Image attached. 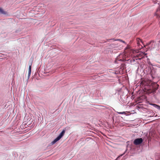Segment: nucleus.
<instances>
[{"mask_svg": "<svg viewBox=\"0 0 160 160\" xmlns=\"http://www.w3.org/2000/svg\"><path fill=\"white\" fill-rule=\"evenodd\" d=\"M160 40L157 42L152 41L149 44V48L151 49L158 50L160 49Z\"/></svg>", "mask_w": 160, "mask_h": 160, "instance_id": "1", "label": "nucleus"}, {"mask_svg": "<svg viewBox=\"0 0 160 160\" xmlns=\"http://www.w3.org/2000/svg\"><path fill=\"white\" fill-rule=\"evenodd\" d=\"M65 130H63L60 133L59 136L56 138H55L53 141L51 142V144L53 145L54 144L58 141L63 136L65 133Z\"/></svg>", "mask_w": 160, "mask_h": 160, "instance_id": "2", "label": "nucleus"}, {"mask_svg": "<svg viewBox=\"0 0 160 160\" xmlns=\"http://www.w3.org/2000/svg\"><path fill=\"white\" fill-rule=\"evenodd\" d=\"M110 46L117 50L121 49L122 47V45L118 43L117 44H111L110 45Z\"/></svg>", "mask_w": 160, "mask_h": 160, "instance_id": "3", "label": "nucleus"}, {"mask_svg": "<svg viewBox=\"0 0 160 160\" xmlns=\"http://www.w3.org/2000/svg\"><path fill=\"white\" fill-rule=\"evenodd\" d=\"M143 140L142 138H138L135 139L133 142L135 145H138L141 144Z\"/></svg>", "mask_w": 160, "mask_h": 160, "instance_id": "4", "label": "nucleus"}, {"mask_svg": "<svg viewBox=\"0 0 160 160\" xmlns=\"http://www.w3.org/2000/svg\"><path fill=\"white\" fill-rule=\"evenodd\" d=\"M32 65V62H31L29 66V69H28V78H29L30 77V76L31 75V66Z\"/></svg>", "mask_w": 160, "mask_h": 160, "instance_id": "5", "label": "nucleus"}, {"mask_svg": "<svg viewBox=\"0 0 160 160\" xmlns=\"http://www.w3.org/2000/svg\"><path fill=\"white\" fill-rule=\"evenodd\" d=\"M110 40H112L113 41H119L121 42H122L123 43H125V42L124 41H122L121 39H115L114 38H113V39H108V40H107V41L109 42Z\"/></svg>", "mask_w": 160, "mask_h": 160, "instance_id": "6", "label": "nucleus"}, {"mask_svg": "<svg viewBox=\"0 0 160 160\" xmlns=\"http://www.w3.org/2000/svg\"><path fill=\"white\" fill-rule=\"evenodd\" d=\"M146 54H147L145 53L140 52L138 53L136 56L137 57H143Z\"/></svg>", "mask_w": 160, "mask_h": 160, "instance_id": "7", "label": "nucleus"}, {"mask_svg": "<svg viewBox=\"0 0 160 160\" xmlns=\"http://www.w3.org/2000/svg\"><path fill=\"white\" fill-rule=\"evenodd\" d=\"M151 105H152L154 107L157 108V109H158L160 110V106H158L156 104H151Z\"/></svg>", "mask_w": 160, "mask_h": 160, "instance_id": "8", "label": "nucleus"}, {"mask_svg": "<svg viewBox=\"0 0 160 160\" xmlns=\"http://www.w3.org/2000/svg\"><path fill=\"white\" fill-rule=\"evenodd\" d=\"M0 13L2 14H5V12L4 10L1 8H0Z\"/></svg>", "mask_w": 160, "mask_h": 160, "instance_id": "9", "label": "nucleus"}, {"mask_svg": "<svg viewBox=\"0 0 160 160\" xmlns=\"http://www.w3.org/2000/svg\"><path fill=\"white\" fill-rule=\"evenodd\" d=\"M118 113L120 114H123L125 113V112H118Z\"/></svg>", "mask_w": 160, "mask_h": 160, "instance_id": "10", "label": "nucleus"}, {"mask_svg": "<svg viewBox=\"0 0 160 160\" xmlns=\"http://www.w3.org/2000/svg\"><path fill=\"white\" fill-rule=\"evenodd\" d=\"M124 54H125V53L123 52V53H122V54H120V55H119V56H122V55H124Z\"/></svg>", "mask_w": 160, "mask_h": 160, "instance_id": "11", "label": "nucleus"}, {"mask_svg": "<svg viewBox=\"0 0 160 160\" xmlns=\"http://www.w3.org/2000/svg\"><path fill=\"white\" fill-rule=\"evenodd\" d=\"M131 62H132V61L133 62H134L135 61V59H132V60H131Z\"/></svg>", "mask_w": 160, "mask_h": 160, "instance_id": "12", "label": "nucleus"}, {"mask_svg": "<svg viewBox=\"0 0 160 160\" xmlns=\"http://www.w3.org/2000/svg\"><path fill=\"white\" fill-rule=\"evenodd\" d=\"M118 61H122V59H118V58L117 59Z\"/></svg>", "mask_w": 160, "mask_h": 160, "instance_id": "13", "label": "nucleus"}, {"mask_svg": "<svg viewBox=\"0 0 160 160\" xmlns=\"http://www.w3.org/2000/svg\"><path fill=\"white\" fill-rule=\"evenodd\" d=\"M128 47H126V48H125V50H126V49H128Z\"/></svg>", "mask_w": 160, "mask_h": 160, "instance_id": "14", "label": "nucleus"}, {"mask_svg": "<svg viewBox=\"0 0 160 160\" xmlns=\"http://www.w3.org/2000/svg\"><path fill=\"white\" fill-rule=\"evenodd\" d=\"M139 40L140 41H141L140 39H139Z\"/></svg>", "mask_w": 160, "mask_h": 160, "instance_id": "15", "label": "nucleus"}]
</instances>
